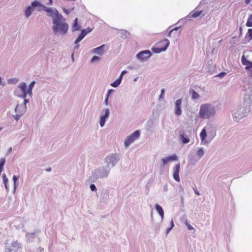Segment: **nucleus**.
<instances>
[{
	"mask_svg": "<svg viewBox=\"0 0 252 252\" xmlns=\"http://www.w3.org/2000/svg\"><path fill=\"white\" fill-rule=\"evenodd\" d=\"M216 135V129L212 125H207L200 133L201 142L207 144L211 142Z\"/></svg>",
	"mask_w": 252,
	"mask_h": 252,
	"instance_id": "nucleus-1",
	"label": "nucleus"
},
{
	"mask_svg": "<svg viewBox=\"0 0 252 252\" xmlns=\"http://www.w3.org/2000/svg\"><path fill=\"white\" fill-rule=\"evenodd\" d=\"M111 170L105 165L100 166L95 169L90 176L89 181L91 183L95 182L99 179L107 178L110 173Z\"/></svg>",
	"mask_w": 252,
	"mask_h": 252,
	"instance_id": "nucleus-2",
	"label": "nucleus"
},
{
	"mask_svg": "<svg viewBox=\"0 0 252 252\" xmlns=\"http://www.w3.org/2000/svg\"><path fill=\"white\" fill-rule=\"evenodd\" d=\"M63 16H62L59 19L53 20L52 27L53 31L55 34H60L62 35H65L68 30V25L67 23L63 22Z\"/></svg>",
	"mask_w": 252,
	"mask_h": 252,
	"instance_id": "nucleus-3",
	"label": "nucleus"
},
{
	"mask_svg": "<svg viewBox=\"0 0 252 252\" xmlns=\"http://www.w3.org/2000/svg\"><path fill=\"white\" fill-rule=\"evenodd\" d=\"M216 112L214 106L209 103L203 104L200 106L199 115L201 118L208 119L214 117Z\"/></svg>",
	"mask_w": 252,
	"mask_h": 252,
	"instance_id": "nucleus-4",
	"label": "nucleus"
},
{
	"mask_svg": "<svg viewBox=\"0 0 252 252\" xmlns=\"http://www.w3.org/2000/svg\"><path fill=\"white\" fill-rule=\"evenodd\" d=\"M241 63L243 65H245V69L250 72V76L252 78V62L247 60L244 55L241 58ZM246 95L248 96V99L252 102V89L248 88L246 90Z\"/></svg>",
	"mask_w": 252,
	"mask_h": 252,
	"instance_id": "nucleus-5",
	"label": "nucleus"
},
{
	"mask_svg": "<svg viewBox=\"0 0 252 252\" xmlns=\"http://www.w3.org/2000/svg\"><path fill=\"white\" fill-rule=\"evenodd\" d=\"M120 160V156L119 154L112 153L108 155L104 159L105 166L110 170L115 167Z\"/></svg>",
	"mask_w": 252,
	"mask_h": 252,
	"instance_id": "nucleus-6",
	"label": "nucleus"
},
{
	"mask_svg": "<svg viewBox=\"0 0 252 252\" xmlns=\"http://www.w3.org/2000/svg\"><path fill=\"white\" fill-rule=\"evenodd\" d=\"M207 2L204 0H201L194 10L191 11L189 13L188 15L189 18H195L199 16H201V17L204 16L207 12H204L203 9L205 8L206 5L207 6Z\"/></svg>",
	"mask_w": 252,
	"mask_h": 252,
	"instance_id": "nucleus-7",
	"label": "nucleus"
},
{
	"mask_svg": "<svg viewBox=\"0 0 252 252\" xmlns=\"http://www.w3.org/2000/svg\"><path fill=\"white\" fill-rule=\"evenodd\" d=\"M250 112L249 107L247 106H241L233 112V116L234 121L238 122L241 119L248 116Z\"/></svg>",
	"mask_w": 252,
	"mask_h": 252,
	"instance_id": "nucleus-8",
	"label": "nucleus"
},
{
	"mask_svg": "<svg viewBox=\"0 0 252 252\" xmlns=\"http://www.w3.org/2000/svg\"><path fill=\"white\" fill-rule=\"evenodd\" d=\"M169 40L167 38L161 40L158 43V45H163L161 47H154L152 48V51L156 54H158L161 52L165 51L169 45Z\"/></svg>",
	"mask_w": 252,
	"mask_h": 252,
	"instance_id": "nucleus-9",
	"label": "nucleus"
},
{
	"mask_svg": "<svg viewBox=\"0 0 252 252\" xmlns=\"http://www.w3.org/2000/svg\"><path fill=\"white\" fill-rule=\"evenodd\" d=\"M140 135V132L139 130L134 131L133 133L128 136L124 142V145L126 147H128L132 143L137 140Z\"/></svg>",
	"mask_w": 252,
	"mask_h": 252,
	"instance_id": "nucleus-10",
	"label": "nucleus"
},
{
	"mask_svg": "<svg viewBox=\"0 0 252 252\" xmlns=\"http://www.w3.org/2000/svg\"><path fill=\"white\" fill-rule=\"evenodd\" d=\"M40 5H42V4L38 1L35 0L32 2L31 5L28 6L25 10V15L26 17L27 18H29L34 10V9Z\"/></svg>",
	"mask_w": 252,
	"mask_h": 252,
	"instance_id": "nucleus-11",
	"label": "nucleus"
},
{
	"mask_svg": "<svg viewBox=\"0 0 252 252\" xmlns=\"http://www.w3.org/2000/svg\"><path fill=\"white\" fill-rule=\"evenodd\" d=\"M152 55V53L149 50H143L139 52L136 55L137 59L142 62H145Z\"/></svg>",
	"mask_w": 252,
	"mask_h": 252,
	"instance_id": "nucleus-12",
	"label": "nucleus"
},
{
	"mask_svg": "<svg viewBox=\"0 0 252 252\" xmlns=\"http://www.w3.org/2000/svg\"><path fill=\"white\" fill-rule=\"evenodd\" d=\"M110 115V110L109 108L105 109L101 113V116L99 120V124L100 127H102L105 125L106 120Z\"/></svg>",
	"mask_w": 252,
	"mask_h": 252,
	"instance_id": "nucleus-13",
	"label": "nucleus"
},
{
	"mask_svg": "<svg viewBox=\"0 0 252 252\" xmlns=\"http://www.w3.org/2000/svg\"><path fill=\"white\" fill-rule=\"evenodd\" d=\"M183 99L179 98L175 102L174 114L177 116H180L182 115V103Z\"/></svg>",
	"mask_w": 252,
	"mask_h": 252,
	"instance_id": "nucleus-14",
	"label": "nucleus"
},
{
	"mask_svg": "<svg viewBox=\"0 0 252 252\" xmlns=\"http://www.w3.org/2000/svg\"><path fill=\"white\" fill-rule=\"evenodd\" d=\"M40 232V230H36L34 232L27 233L26 234V239L27 242L28 243L32 242L34 239L36 237V236L39 235Z\"/></svg>",
	"mask_w": 252,
	"mask_h": 252,
	"instance_id": "nucleus-15",
	"label": "nucleus"
},
{
	"mask_svg": "<svg viewBox=\"0 0 252 252\" xmlns=\"http://www.w3.org/2000/svg\"><path fill=\"white\" fill-rule=\"evenodd\" d=\"M177 160H178V157L176 154H173V155H172L168 157H165L164 158H162L161 159L162 166H164L169 161H176Z\"/></svg>",
	"mask_w": 252,
	"mask_h": 252,
	"instance_id": "nucleus-16",
	"label": "nucleus"
},
{
	"mask_svg": "<svg viewBox=\"0 0 252 252\" xmlns=\"http://www.w3.org/2000/svg\"><path fill=\"white\" fill-rule=\"evenodd\" d=\"M180 169V163H178L176 164L173 172V178L177 182H179L180 181V176H179V172Z\"/></svg>",
	"mask_w": 252,
	"mask_h": 252,
	"instance_id": "nucleus-17",
	"label": "nucleus"
},
{
	"mask_svg": "<svg viewBox=\"0 0 252 252\" xmlns=\"http://www.w3.org/2000/svg\"><path fill=\"white\" fill-rule=\"evenodd\" d=\"M18 88L20 89L21 91V95H22L23 98L26 97L28 95V87L26 83L25 82H22L20 83L18 86Z\"/></svg>",
	"mask_w": 252,
	"mask_h": 252,
	"instance_id": "nucleus-18",
	"label": "nucleus"
},
{
	"mask_svg": "<svg viewBox=\"0 0 252 252\" xmlns=\"http://www.w3.org/2000/svg\"><path fill=\"white\" fill-rule=\"evenodd\" d=\"M47 15L49 17H51L52 18V21L55 19H59L61 17H62V15L60 14L58 10L54 8V10L53 12H51L47 14Z\"/></svg>",
	"mask_w": 252,
	"mask_h": 252,
	"instance_id": "nucleus-19",
	"label": "nucleus"
},
{
	"mask_svg": "<svg viewBox=\"0 0 252 252\" xmlns=\"http://www.w3.org/2000/svg\"><path fill=\"white\" fill-rule=\"evenodd\" d=\"M105 46V45L104 44H103L98 47L93 49V53L100 56L102 55L104 52V48Z\"/></svg>",
	"mask_w": 252,
	"mask_h": 252,
	"instance_id": "nucleus-20",
	"label": "nucleus"
},
{
	"mask_svg": "<svg viewBox=\"0 0 252 252\" xmlns=\"http://www.w3.org/2000/svg\"><path fill=\"white\" fill-rule=\"evenodd\" d=\"M155 209L160 216L161 221H163L164 219V211L162 208L158 204H156L155 205Z\"/></svg>",
	"mask_w": 252,
	"mask_h": 252,
	"instance_id": "nucleus-21",
	"label": "nucleus"
},
{
	"mask_svg": "<svg viewBox=\"0 0 252 252\" xmlns=\"http://www.w3.org/2000/svg\"><path fill=\"white\" fill-rule=\"evenodd\" d=\"M81 26L78 23V20L77 18H76L74 20L72 27V32L80 31Z\"/></svg>",
	"mask_w": 252,
	"mask_h": 252,
	"instance_id": "nucleus-22",
	"label": "nucleus"
},
{
	"mask_svg": "<svg viewBox=\"0 0 252 252\" xmlns=\"http://www.w3.org/2000/svg\"><path fill=\"white\" fill-rule=\"evenodd\" d=\"M180 138L183 144H186L189 142V138L188 136L184 132L181 133L179 135Z\"/></svg>",
	"mask_w": 252,
	"mask_h": 252,
	"instance_id": "nucleus-23",
	"label": "nucleus"
},
{
	"mask_svg": "<svg viewBox=\"0 0 252 252\" xmlns=\"http://www.w3.org/2000/svg\"><path fill=\"white\" fill-rule=\"evenodd\" d=\"M10 245L13 248L14 251H17L18 249L21 248V244L17 240L13 241L10 244Z\"/></svg>",
	"mask_w": 252,
	"mask_h": 252,
	"instance_id": "nucleus-24",
	"label": "nucleus"
},
{
	"mask_svg": "<svg viewBox=\"0 0 252 252\" xmlns=\"http://www.w3.org/2000/svg\"><path fill=\"white\" fill-rule=\"evenodd\" d=\"M120 32L121 34V38L125 39L128 38L130 35V33L128 31L125 30H120Z\"/></svg>",
	"mask_w": 252,
	"mask_h": 252,
	"instance_id": "nucleus-25",
	"label": "nucleus"
},
{
	"mask_svg": "<svg viewBox=\"0 0 252 252\" xmlns=\"http://www.w3.org/2000/svg\"><path fill=\"white\" fill-rule=\"evenodd\" d=\"M22 109H22V111H20L19 112V114H18V113H17L16 115H13V117H14V119H15L16 121H18L20 119V118L21 116H22V115H23V114L25 112V111H26V108L24 107V106H22Z\"/></svg>",
	"mask_w": 252,
	"mask_h": 252,
	"instance_id": "nucleus-26",
	"label": "nucleus"
},
{
	"mask_svg": "<svg viewBox=\"0 0 252 252\" xmlns=\"http://www.w3.org/2000/svg\"><path fill=\"white\" fill-rule=\"evenodd\" d=\"M189 94L191 95L192 99H197L200 97L199 94L193 89L189 91Z\"/></svg>",
	"mask_w": 252,
	"mask_h": 252,
	"instance_id": "nucleus-27",
	"label": "nucleus"
},
{
	"mask_svg": "<svg viewBox=\"0 0 252 252\" xmlns=\"http://www.w3.org/2000/svg\"><path fill=\"white\" fill-rule=\"evenodd\" d=\"M109 198L108 193L104 192L100 195V201L102 202H105Z\"/></svg>",
	"mask_w": 252,
	"mask_h": 252,
	"instance_id": "nucleus-28",
	"label": "nucleus"
},
{
	"mask_svg": "<svg viewBox=\"0 0 252 252\" xmlns=\"http://www.w3.org/2000/svg\"><path fill=\"white\" fill-rule=\"evenodd\" d=\"M85 36L86 35L85 33L82 31V30H81V32L75 40V43H79Z\"/></svg>",
	"mask_w": 252,
	"mask_h": 252,
	"instance_id": "nucleus-29",
	"label": "nucleus"
},
{
	"mask_svg": "<svg viewBox=\"0 0 252 252\" xmlns=\"http://www.w3.org/2000/svg\"><path fill=\"white\" fill-rule=\"evenodd\" d=\"M19 179V176L16 175H13L12 177V180L14 184V191L16 190L17 187L18 186V184H17V182H18Z\"/></svg>",
	"mask_w": 252,
	"mask_h": 252,
	"instance_id": "nucleus-30",
	"label": "nucleus"
},
{
	"mask_svg": "<svg viewBox=\"0 0 252 252\" xmlns=\"http://www.w3.org/2000/svg\"><path fill=\"white\" fill-rule=\"evenodd\" d=\"M5 163V158H2L0 159V175L1 174V172L3 169V167L4 166Z\"/></svg>",
	"mask_w": 252,
	"mask_h": 252,
	"instance_id": "nucleus-31",
	"label": "nucleus"
},
{
	"mask_svg": "<svg viewBox=\"0 0 252 252\" xmlns=\"http://www.w3.org/2000/svg\"><path fill=\"white\" fill-rule=\"evenodd\" d=\"M189 19H190V18H189V17H188V16H186L185 17L180 19L178 21L177 24H181L180 26H181L182 25H184L187 22V20H189Z\"/></svg>",
	"mask_w": 252,
	"mask_h": 252,
	"instance_id": "nucleus-32",
	"label": "nucleus"
},
{
	"mask_svg": "<svg viewBox=\"0 0 252 252\" xmlns=\"http://www.w3.org/2000/svg\"><path fill=\"white\" fill-rule=\"evenodd\" d=\"M246 25L248 27H252V14L249 16Z\"/></svg>",
	"mask_w": 252,
	"mask_h": 252,
	"instance_id": "nucleus-33",
	"label": "nucleus"
},
{
	"mask_svg": "<svg viewBox=\"0 0 252 252\" xmlns=\"http://www.w3.org/2000/svg\"><path fill=\"white\" fill-rule=\"evenodd\" d=\"M170 227L167 228L166 230V235L170 232V231L173 229L174 226V223L173 220H171L170 222Z\"/></svg>",
	"mask_w": 252,
	"mask_h": 252,
	"instance_id": "nucleus-34",
	"label": "nucleus"
},
{
	"mask_svg": "<svg viewBox=\"0 0 252 252\" xmlns=\"http://www.w3.org/2000/svg\"><path fill=\"white\" fill-rule=\"evenodd\" d=\"M39 7H42L43 8V10H44L45 11L48 13H49L51 12H53V10H54V8L52 7H47L43 5L42 4V5L39 6Z\"/></svg>",
	"mask_w": 252,
	"mask_h": 252,
	"instance_id": "nucleus-35",
	"label": "nucleus"
},
{
	"mask_svg": "<svg viewBox=\"0 0 252 252\" xmlns=\"http://www.w3.org/2000/svg\"><path fill=\"white\" fill-rule=\"evenodd\" d=\"M121 83L119 79H116L115 81L111 83L110 85L114 88L118 87Z\"/></svg>",
	"mask_w": 252,
	"mask_h": 252,
	"instance_id": "nucleus-36",
	"label": "nucleus"
},
{
	"mask_svg": "<svg viewBox=\"0 0 252 252\" xmlns=\"http://www.w3.org/2000/svg\"><path fill=\"white\" fill-rule=\"evenodd\" d=\"M204 154V152L202 148H200L196 153V154L199 158H201L203 156Z\"/></svg>",
	"mask_w": 252,
	"mask_h": 252,
	"instance_id": "nucleus-37",
	"label": "nucleus"
},
{
	"mask_svg": "<svg viewBox=\"0 0 252 252\" xmlns=\"http://www.w3.org/2000/svg\"><path fill=\"white\" fill-rule=\"evenodd\" d=\"M245 37H248L249 38V40L252 39V29H249L248 30Z\"/></svg>",
	"mask_w": 252,
	"mask_h": 252,
	"instance_id": "nucleus-38",
	"label": "nucleus"
},
{
	"mask_svg": "<svg viewBox=\"0 0 252 252\" xmlns=\"http://www.w3.org/2000/svg\"><path fill=\"white\" fill-rule=\"evenodd\" d=\"M13 251H14V250L10 244H7L5 246V252H12Z\"/></svg>",
	"mask_w": 252,
	"mask_h": 252,
	"instance_id": "nucleus-39",
	"label": "nucleus"
},
{
	"mask_svg": "<svg viewBox=\"0 0 252 252\" xmlns=\"http://www.w3.org/2000/svg\"><path fill=\"white\" fill-rule=\"evenodd\" d=\"M14 94L17 96H18L21 98H23L22 95H21V91L20 89H16L14 91Z\"/></svg>",
	"mask_w": 252,
	"mask_h": 252,
	"instance_id": "nucleus-40",
	"label": "nucleus"
},
{
	"mask_svg": "<svg viewBox=\"0 0 252 252\" xmlns=\"http://www.w3.org/2000/svg\"><path fill=\"white\" fill-rule=\"evenodd\" d=\"M93 31V29L90 27H88L85 29L82 30V31L85 33L86 35L88 33L91 32Z\"/></svg>",
	"mask_w": 252,
	"mask_h": 252,
	"instance_id": "nucleus-41",
	"label": "nucleus"
},
{
	"mask_svg": "<svg viewBox=\"0 0 252 252\" xmlns=\"http://www.w3.org/2000/svg\"><path fill=\"white\" fill-rule=\"evenodd\" d=\"M22 106H23L22 105H19L18 104L17 105L16 108H15V112L16 113H17L18 114H19V112L20 111H22Z\"/></svg>",
	"mask_w": 252,
	"mask_h": 252,
	"instance_id": "nucleus-42",
	"label": "nucleus"
},
{
	"mask_svg": "<svg viewBox=\"0 0 252 252\" xmlns=\"http://www.w3.org/2000/svg\"><path fill=\"white\" fill-rule=\"evenodd\" d=\"M17 82V80L16 78L9 79L7 80V82L9 84H16Z\"/></svg>",
	"mask_w": 252,
	"mask_h": 252,
	"instance_id": "nucleus-43",
	"label": "nucleus"
},
{
	"mask_svg": "<svg viewBox=\"0 0 252 252\" xmlns=\"http://www.w3.org/2000/svg\"><path fill=\"white\" fill-rule=\"evenodd\" d=\"M100 59V58L99 57H98V56H94L91 59V63H94V62H95L96 61H99Z\"/></svg>",
	"mask_w": 252,
	"mask_h": 252,
	"instance_id": "nucleus-44",
	"label": "nucleus"
},
{
	"mask_svg": "<svg viewBox=\"0 0 252 252\" xmlns=\"http://www.w3.org/2000/svg\"><path fill=\"white\" fill-rule=\"evenodd\" d=\"M79 43H75V41H74L75 46L73 48V53H76V52H78L77 51L79 48L80 45L78 44Z\"/></svg>",
	"mask_w": 252,
	"mask_h": 252,
	"instance_id": "nucleus-45",
	"label": "nucleus"
},
{
	"mask_svg": "<svg viewBox=\"0 0 252 252\" xmlns=\"http://www.w3.org/2000/svg\"><path fill=\"white\" fill-rule=\"evenodd\" d=\"M185 224L186 225L189 230H191L194 229V228L188 222L187 220L185 222Z\"/></svg>",
	"mask_w": 252,
	"mask_h": 252,
	"instance_id": "nucleus-46",
	"label": "nucleus"
},
{
	"mask_svg": "<svg viewBox=\"0 0 252 252\" xmlns=\"http://www.w3.org/2000/svg\"><path fill=\"white\" fill-rule=\"evenodd\" d=\"M90 189L92 191H96L97 190V189L94 184H92L90 186Z\"/></svg>",
	"mask_w": 252,
	"mask_h": 252,
	"instance_id": "nucleus-47",
	"label": "nucleus"
},
{
	"mask_svg": "<svg viewBox=\"0 0 252 252\" xmlns=\"http://www.w3.org/2000/svg\"><path fill=\"white\" fill-rule=\"evenodd\" d=\"M2 178L3 179V183H8V179L7 178L6 175L5 174H3L2 175Z\"/></svg>",
	"mask_w": 252,
	"mask_h": 252,
	"instance_id": "nucleus-48",
	"label": "nucleus"
},
{
	"mask_svg": "<svg viewBox=\"0 0 252 252\" xmlns=\"http://www.w3.org/2000/svg\"><path fill=\"white\" fill-rule=\"evenodd\" d=\"M226 73L225 72H221L218 74H217L216 76L218 77H220V78H222L225 75Z\"/></svg>",
	"mask_w": 252,
	"mask_h": 252,
	"instance_id": "nucleus-49",
	"label": "nucleus"
},
{
	"mask_svg": "<svg viewBox=\"0 0 252 252\" xmlns=\"http://www.w3.org/2000/svg\"><path fill=\"white\" fill-rule=\"evenodd\" d=\"M63 11L67 15L69 14L71 11L74 9V8H72L71 10L66 9L65 8H63Z\"/></svg>",
	"mask_w": 252,
	"mask_h": 252,
	"instance_id": "nucleus-50",
	"label": "nucleus"
},
{
	"mask_svg": "<svg viewBox=\"0 0 252 252\" xmlns=\"http://www.w3.org/2000/svg\"><path fill=\"white\" fill-rule=\"evenodd\" d=\"M35 81H32L31 82V83L30 84V85H29L28 87L30 89H33L35 84Z\"/></svg>",
	"mask_w": 252,
	"mask_h": 252,
	"instance_id": "nucleus-51",
	"label": "nucleus"
},
{
	"mask_svg": "<svg viewBox=\"0 0 252 252\" xmlns=\"http://www.w3.org/2000/svg\"><path fill=\"white\" fill-rule=\"evenodd\" d=\"M164 92H165L164 89H162L161 90L160 94L159 95V99L162 98L163 97L164 95Z\"/></svg>",
	"mask_w": 252,
	"mask_h": 252,
	"instance_id": "nucleus-52",
	"label": "nucleus"
},
{
	"mask_svg": "<svg viewBox=\"0 0 252 252\" xmlns=\"http://www.w3.org/2000/svg\"><path fill=\"white\" fill-rule=\"evenodd\" d=\"M114 92V90L113 89H109L107 92V94H106V96H107V97H109L110 95L111 94Z\"/></svg>",
	"mask_w": 252,
	"mask_h": 252,
	"instance_id": "nucleus-53",
	"label": "nucleus"
},
{
	"mask_svg": "<svg viewBox=\"0 0 252 252\" xmlns=\"http://www.w3.org/2000/svg\"><path fill=\"white\" fill-rule=\"evenodd\" d=\"M32 89H30L29 88H27V93L28 94H29L30 96L32 95Z\"/></svg>",
	"mask_w": 252,
	"mask_h": 252,
	"instance_id": "nucleus-54",
	"label": "nucleus"
},
{
	"mask_svg": "<svg viewBox=\"0 0 252 252\" xmlns=\"http://www.w3.org/2000/svg\"><path fill=\"white\" fill-rule=\"evenodd\" d=\"M150 123H151V124H152V122H150V121H148L147 122V129L148 130H150V129L152 128V126H150Z\"/></svg>",
	"mask_w": 252,
	"mask_h": 252,
	"instance_id": "nucleus-55",
	"label": "nucleus"
},
{
	"mask_svg": "<svg viewBox=\"0 0 252 252\" xmlns=\"http://www.w3.org/2000/svg\"><path fill=\"white\" fill-rule=\"evenodd\" d=\"M163 190L164 192H166L168 190V185L166 184L164 185L163 188Z\"/></svg>",
	"mask_w": 252,
	"mask_h": 252,
	"instance_id": "nucleus-56",
	"label": "nucleus"
},
{
	"mask_svg": "<svg viewBox=\"0 0 252 252\" xmlns=\"http://www.w3.org/2000/svg\"><path fill=\"white\" fill-rule=\"evenodd\" d=\"M24 98V104L25 105V107L26 108V105L27 103L29 102V100L26 98V97L23 98Z\"/></svg>",
	"mask_w": 252,
	"mask_h": 252,
	"instance_id": "nucleus-57",
	"label": "nucleus"
},
{
	"mask_svg": "<svg viewBox=\"0 0 252 252\" xmlns=\"http://www.w3.org/2000/svg\"><path fill=\"white\" fill-rule=\"evenodd\" d=\"M108 98H109V97H107V96H105V100H104V103L106 105H108L109 104Z\"/></svg>",
	"mask_w": 252,
	"mask_h": 252,
	"instance_id": "nucleus-58",
	"label": "nucleus"
},
{
	"mask_svg": "<svg viewBox=\"0 0 252 252\" xmlns=\"http://www.w3.org/2000/svg\"><path fill=\"white\" fill-rule=\"evenodd\" d=\"M12 150V147H10V148L8 149V150H7V151L6 155H9V154L11 153Z\"/></svg>",
	"mask_w": 252,
	"mask_h": 252,
	"instance_id": "nucleus-59",
	"label": "nucleus"
},
{
	"mask_svg": "<svg viewBox=\"0 0 252 252\" xmlns=\"http://www.w3.org/2000/svg\"><path fill=\"white\" fill-rule=\"evenodd\" d=\"M193 190L194 191V193L197 195H200V193L197 190V189H196V188H193Z\"/></svg>",
	"mask_w": 252,
	"mask_h": 252,
	"instance_id": "nucleus-60",
	"label": "nucleus"
},
{
	"mask_svg": "<svg viewBox=\"0 0 252 252\" xmlns=\"http://www.w3.org/2000/svg\"><path fill=\"white\" fill-rule=\"evenodd\" d=\"M172 32H173L171 30L170 31H169L167 34V36L169 37H170L171 36V34H172Z\"/></svg>",
	"mask_w": 252,
	"mask_h": 252,
	"instance_id": "nucleus-61",
	"label": "nucleus"
},
{
	"mask_svg": "<svg viewBox=\"0 0 252 252\" xmlns=\"http://www.w3.org/2000/svg\"><path fill=\"white\" fill-rule=\"evenodd\" d=\"M181 26H179V27H175V28L172 29L171 30L173 31V32L174 31H177L180 28Z\"/></svg>",
	"mask_w": 252,
	"mask_h": 252,
	"instance_id": "nucleus-62",
	"label": "nucleus"
},
{
	"mask_svg": "<svg viewBox=\"0 0 252 252\" xmlns=\"http://www.w3.org/2000/svg\"><path fill=\"white\" fill-rule=\"evenodd\" d=\"M127 71L126 70H123L121 72V74L124 76L125 74L127 73Z\"/></svg>",
	"mask_w": 252,
	"mask_h": 252,
	"instance_id": "nucleus-63",
	"label": "nucleus"
},
{
	"mask_svg": "<svg viewBox=\"0 0 252 252\" xmlns=\"http://www.w3.org/2000/svg\"><path fill=\"white\" fill-rule=\"evenodd\" d=\"M39 252H44V249L41 247L39 248Z\"/></svg>",
	"mask_w": 252,
	"mask_h": 252,
	"instance_id": "nucleus-64",
	"label": "nucleus"
}]
</instances>
